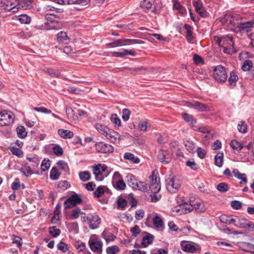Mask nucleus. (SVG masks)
Instances as JSON below:
<instances>
[{
    "instance_id": "obj_1",
    "label": "nucleus",
    "mask_w": 254,
    "mask_h": 254,
    "mask_svg": "<svg viewBox=\"0 0 254 254\" xmlns=\"http://www.w3.org/2000/svg\"><path fill=\"white\" fill-rule=\"evenodd\" d=\"M217 43L221 48L223 53L229 55H232L237 52L234 48V42L232 37L228 36L215 38Z\"/></svg>"
},
{
    "instance_id": "obj_2",
    "label": "nucleus",
    "mask_w": 254,
    "mask_h": 254,
    "mask_svg": "<svg viewBox=\"0 0 254 254\" xmlns=\"http://www.w3.org/2000/svg\"><path fill=\"white\" fill-rule=\"evenodd\" d=\"M213 76L216 80L220 83L226 81L227 75L224 67L221 65H218L214 68Z\"/></svg>"
},
{
    "instance_id": "obj_3",
    "label": "nucleus",
    "mask_w": 254,
    "mask_h": 254,
    "mask_svg": "<svg viewBox=\"0 0 254 254\" xmlns=\"http://www.w3.org/2000/svg\"><path fill=\"white\" fill-rule=\"evenodd\" d=\"M82 199L80 194L74 193L70 196L64 203L65 209H68L81 203Z\"/></svg>"
},
{
    "instance_id": "obj_4",
    "label": "nucleus",
    "mask_w": 254,
    "mask_h": 254,
    "mask_svg": "<svg viewBox=\"0 0 254 254\" xmlns=\"http://www.w3.org/2000/svg\"><path fill=\"white\" fill-rule=\"evenodd\" d=\"M14 121V116L10 111H3L0 112V126H9Z\"/></svg>"
},
{
    "instance_id": "obj_5",
    "label": "nucleus",
    "mask_w": 254,
    "mask_h": 254,
    "mask_svg": "<svg viewBox=\"0 0 254 254\" xmlns=\"http://www.w3.org/2000/svg\"><path fill=\"white\" fill-rule=\"evenodd\" d=\"M166 182V188L171 193L176 192L181 187L180 180L176 177L169 178Z\"/></svg>"
},
{
    "instance_id": "obj_6",
    "label": "nucleus",
    "mask_w": 254,
    "mask_h": 254,
    "mask_svg": "<svg viewBox=\"0 0 254 254\" xmlns=\"http://www.w3.org/2000/svg\"><path fill=\"white\" fill-rule=\"evenodd\" d=\"M107 169V167L104 164H98L93 167V174L95 179L98 181H102L104 179L103 173Z\"/></svg>"
},
{
    "instance_id": "obj_7",
    "label": "nucleus",
    "mask_w": 254,
    "mask_h": 254,
    "mask_svg": "<svg viewBox=\"0 0 254 254\" xmlns=\"http://www.w3.org/2000/svg\"><path fill=\"white\" fill-rule=\"evenodd\" d=\"M150 189L152 192H158L161 189L160 178L157 177L154 172H153L150 177Z\"/></svg>"
},
{
    "instance_id": "obj_8",
    "label": "nucleus",
    "mask_w": 254,
    "mask_h": 254,
    "mask_svg": "<svg viewBox=\"0 0 254 254\" xmlns=\"http://www.w3.org/2000/svg\"><path fill=\"white\" fill-rule=\"evenodd\" d=\"M95 147L97 152L102 153H111L114 151V147L112 145L104 142H97Z\"/></svg>"
},
{
    "instance_id": "obj_9",
    "label": "nucleus",
    "mask_w": 254,
    "mask_h": 254,
    "mask_svg": "<svg viewBox=\"0 0 254 254\" xmlns=\"http://www.w3.org/2000/svg\"><path fill=\"white\" fill-rule=\"evenodd\" d=\"M86 219L88 221L89 228L91 229L97 228L101 223V218L98 215L95 213L89 215Z\"/></svg>"
},
{
    "instance_id": "obj_10",
    "label": "nucleus",
    "mask_w": 254,
    "mask_h": 254,
    "mask_svg": "<svg viewBox=\"0 0 254 254\" xmlns=\"http://www.w3.org/2000/svg\"><path fill=\"white\" fill-rule=\"evenodd\" d=\"M18 10V0H6L4 2V10L14 13Z\"/></svg>"
},
{
    "instance_id": "obj_11",
    "label": "nucleus",
    "mask_w": 254,
    "mask_h": 254,
    "mask_svg": "<svg viewBox=\"0 0 254 254\" xmlns=\"http://www.w3.org/2000/svg\"><path fill=\"white\" fill-rule=\"evenodd\" d=\"M128 43L130 44H140V42H138V40L136 39H118L112 43H109L107 45L111 46L112 47H116L121 45H126L128 44Z\"/></svg>"
},
{
    "instance_id": "obj_12",
    "label": "nucleus",
    "mask_w": 254,
    "mask_h": 254,
    "mask_svg": "<svg viewBox=\"0 0 254 254\" xmlns=\"http://www.w3.org/2000/svg\"><path fill=\"white\" fill-rule=\"evenodd\" d=\"M89 245L90 249L97 254H101L102 250L103 244L100 241L92 239L91 238L89 241Z\"/></svg>"
},
{
    "instance_id": "obj_13",
    "label": "nucleus",
    "mask_w": 254,
    "mask_h": 254,
    "mask_svg": "<svg viewBox=\"0 0 254 254\" xmlns=\"http://www.w3.org/2000/svg\"><path fill=\"white\" fill-rule=\"evenodd\" d=\"M158 158L161 162L167 164L171 161V155L167 149H161L158 154Z\"/></svg>"
},
{
    "instance_id": "obj_14",
    "label": "nucleus",
    "mask_w": 254,
    "mask_h": 254,
    "mask_svg": "<svg viewBox=\"0 0 254 254\" xmlns=\"http://www.w3.org/2000/svg\"><path fill=\"white\" fill-rule=\"evenodd\" d=\"M192 4L195 7L196 12H197L200 16L205 17L207 16V13L205 10L201 0H192Z\"/></svg>"
},
{
    "instance_id": "obj_15",
    "label": "nucleus",
    "mask_w": 254,
    "mask_h": 254,
    "mask_svg": "<svg viewBox=\"0 0 254 254\" xmlns=\"http://www.w3.org/2000/svg\"><path fill=\"white\" fill-rule=\"evenodd\" d=\"M250 222V221L244 218L234 216L233 225L238 228H246L249 227Z\"/></svg>"
},
{
    "instance_id": "obj_16",
    "label": "nucleus",
    "mask_w": 254,
    "mask_h": 254,
    "mask_svg": "<svg viewBox=\"0 0 254 254\" xmlns=\"http://www.w3.org/2000/svg\"><path fill=\"white\" fill-rule=\"evenodd\" d=\"M60 4H78L85 6L90 2V0H59Z\"/></svg>"
},
{
    "instance_id": "obj_17",
    "label": "nucleus",
    "mask_w": 254,
    "mask_h": 254,
    "mask_svg": "<svg viewBox=\"0 0 254 254\" xmlns=\"http://www.w3.org/2000/svg\"><path fill=\"white\" fill-rule=\"evenodd\" d=\"M233 174L235 178L241 180L240 184L241 185H246L248 183L247 177L245 174L240 173L237 169H234L233 170Z\"/></svg>"
},
{
    "instance_id": "obj_18",
    "label": "nucleus",
    "mask_w": 254,
    "mask_h": 254,
    "mask_svg": "<svg viewBox=\"0 0 254 254\" xmlns=\"http://www.w3.org/2000/svg\"><path fill=\"white\" fill-rule=\"evenodd\" d=\"M127 55L134 56L135 55V52L133 50L122 49L121 52H114L112 53V56L114 57L123 58Z\"/></svg>"
},
{
    "instance_id": "obj_19",
    "label": "nucleus",
    "mask_w": 254,
    "mask_h": 254,
    "mask_svg": "<svg viewBox=\"0 0 254 254\" xmlns=\"http://www.w3.org/2000/svg\"><path fill=\"white\" fill-rule=\"evenodd\" d=\"M105 137L110 140L112 142H116L119 140L121 135L117 132L110 129L107 133L105 135Z\"/></svg>"
},
{
    "instance_id": "obj_20",
    "label": "nucleus",
    "mask_w": 254,
    "mask_h": 254,
    "mask_svg": "<svg viewBox=\"0 0 254 254\" xmlns=\"http://www.w3.org/2000/svg\"><path fill=\"white\" fill-rule=\"evenodd\" d=\"M181 115L183 119L191 126L192 128L193 126L196 125L197 121L192 115L186 113H182Z\"/></svg>"
},
{
    "instance_id": "obj_21",
    "label": "nucleus",
    "mask_w": 254,
    "mask_h": 254,
    "mask_svg": "<svg viewBox=\"0 0 254 254\" xmlns=\"http://www.w3.org/2000/svg\"><path fill=\"white\" fill-rule=\"evenodd\" d=\"M170 148L173 155L176 154L178 158L183 157V153L180 148L177 146L176 142H171L170 143Z\"/></svg>"
},
{
    "instance_id": "obj_22",
    "label": "nucleus",
    "mask_w": 254,
    "mask_h": 254,
    "mask_svg": "<svg viewBox=\"0 0 254 254\" xmlns=\"http://www.w3.org/2000/svg\"><path fill=\"white\" fill-rule=\"evenodd\" d=\"M239 247L245 252L254 254V246L252 244L246 242L240 243L239 244Z\"/></svg>"
},
{
    "instance_id": "obj_23",
    "label": "nucleus",
    "mask_w": 254,
    "mask_h": 254,
    "mask_svg": "<svg viewBox=\"0 0 254 254\" xmlns=\"http://www.w3.org/2000/svg\"><path fill=\"white\" fill-rule=\"evenodd\" d=\"M189 106L194 108L200 112H203L206 110L207 106L198 101H193L189 103Z\"/></svg>"
},
{
    "instance_id": "obj_24",
    "label": "nucleus",
    "mask_w": 254,
    "mask_h": 254,
    "mask_svg": "<svg viewBox=\"0 0 254 254\" xmlns=\"http://www.w3.org/2000/svg\"><path fill=\"white\" fill-rule=\"evenodd\" d=\"M124 159L128 160L133 164H138L140 162L139 158L130 152H126L124 155Z\"/></svg>"
},
{
    "instance_id": "obj_25",
    "label": "nucleus",
    "mask_w": 254,
    "mask_h": 254,
    "mask_svg": "<svg viewBox=\"0 0 254 254\" xmlns=\"http://www.w3.org/2000/svg\"><path fill=\"white\" fill-rule=\"evenodd\" d=\"M34 0H18V5L19 7V9H31L32 7V6L30 3L32 2Z\"/></svg>"
},
{
    "instance_id": "obj_26",
    "label": "nucleus",
    "mask_w": 254,
    "mask_h": 254,
    "mask_svg": "<svg viewBox=\"0 0 254 254\" xmlns=\"http://www.w3.org/2000/svg\"><path fill=\"white\" fill-rule=\"evenodd\" d=\"M69 40L67 33L64 31H61L57 34V41L60 44H67Z\"/></svg>"
},
{
    "instance_id": "obj_27",
    "label": "nucleus",
    "mask_w": 254,
    "mask_h": 254,
    "mask_svg": "<svg viewBox=\"0 0 254 254\" xmlns=\"http://www.w3.org/2000/svg\"><path fill=\"white\" fill-rule=\"evenodd\" d=\"M154 238V236L153 235L147 233L146 235L142 240L141 245L144 248L147 247L153 242Z\"/></svg>"
},
{
    "instance_id": "obj_28",
    "label": "nucleus",
    "mask_w": 254,
    "mask_h": 254,
    "mask_svg": "<svg viewBox=\"0 0 254 254\" xmlns=\"http://www.w3.org/2000/svg\"><path fill=\"white\" fill-rule=\"evenodd\" d=\"M192 206L197 213H203L206 209L204 203L200 201L192 202Z\"/></svg>"
},
{
    "instance_id": "obj_29",
    "label": "nucleus",
    "mask_w": 254,
    "mask_h": 254,
    "mask_svg": "<svg viewBox=\"0 0 254 254\" xmlns=\"http://www.w3.org/2000/svg\"><path fill=\"white\" fill-rule=\"evenodd\" d=\"M59 135L63 138H71L74 135L72 131L67 129H59L58 131Z\"/></svg>"
},
{
    "instance_id": "obj_30",
    "label": "nucleus",
    "mask_w": 254,
    "mask_h": 254,
    "mask_svg": "<svg viewBox=\"0 0 254 254\" xmlns=\"http://www.w3.org/2000/svg\"><path fill=\"white\" fill-rule=\"evenodd\" d=\"M173 8V9L178 10L179 13L182 16L185 15L187 13L186 8L179 1H174Z\"/></svg>"
},
{
    "instance_id": "obj_31",
    "label": "nucleus",
    "mask_w": 254,
    "mask_h": 254,
    "mask_svg": "<svg viewBox=\"0 0 254 254\" xmlns=\"http://www.w3.org/2000/svg\"><path fill=\"white\" fill-rule=\"evenodd\" d=\"M126 181L127 184L131 188L135 187V185L137 183L138 180L136 179L135 177L131 174H127L126 177Z\"/></svg>"
},
{
    "instance_id": "obj_32",
    "label": "nucleus",
    "mask_w": 254,
    "mask_h": 254,
    "mask_svg": "<svg viewBox=\"0 0 254 254\" xmlns=\"http://www.w3.org/2000/svg\"><path fill=\"white\" fill-rule=\"evenodd\" d=\"M234 216H228L227 215H222L220 216V221L226 224H233Z\"/></svg>"
},
{
    "instance_id": "obj_33",
    "label": "nucleus",
    "mask_w": 254,
    "mask_h": 254,
    "mask_svg": "<svg viewBox=\"0 0 254 254\" xmlns=\"http://www.w3.org/2000/svg\"><path fill=\"white\" fill-rule=\"evenodd\" d=\"M238 76L235 71H232L230 73V76L228 79L229 84L230 86H235L238 80Z\"/></svg>"
},
{
    "instance_id": "obj_34",
    "label": "nucleus",
    "mask_w": 254,
    "mask_h": 254,
    "mask_svg": "<svg viewBox=\"0 0 254 254\" xmlns=\"http://www.w3.org/2000/svg\"><path fill=\"white\" fill-rule=\"evenodd\" d=\"M33 109H34V110H35L37 112H41V113H45V114H52V116L54 118H57L59 120H62V119H61V118L59 116H58V115H57L54 113H52L51 110H49L44 107H35L33 108Z\"/></svg>"
},
{
    "instance_id": "obj_35",
    "label": "nucleus",
    "mask_w": 254,
    "mask_h": 254,
    "mask_svg": "<svg viewBox=\"0 0 254 254\" xmlns=\"http://www.w3.org/2000/svg\"><path fill=\"white\" fill-rule=\"evenodd\" d=\"M230 145L233 149L238 151L241 150L244 147L243 143L235 139L231 141Z\"/></svg>"
},
{
    "instance_id": "obj_36",
    "label": "nucleus",
    "mask_w": 254,
    "mask_h": 254,
    "mask_svg": "<svg viewBox=\"0 0 254 254\" xmlns=\"http://www.w3.org/2000/svg\"><path fill=\"white\" fill-rule=\"evenodd\" d=\"M132 189L135 190H139L142 191H145L147 190V185L145 182H141L138 180L137 183L135 185Z\"/></svg>"
},
{
    "instance_id": "obj_37",
    "label": "nucleus",
    "mask_w": 254,
    "mask_h": 254,
    "mask_svg": "<svg viewBox=\"0 0 254 254\" xmlns=\"http://www.w3.org/2000/svg\"><path fill=\"white\" fill-rule=\"evenodd\" d=\"M94 127L101 134L104 135V136L110 130V128L107 127L98 123L94 125Z\"/></svg>"
},
{
    "instance_id": "obj_38",
    "label": "nucleus",
    "mask_w": 254,
    "mask_h": 254,
    "mask_svg": "<svg viewBox=\"0 0 254 254\" xmlns=\"http://www.w3.org/2000/svg\"><path fill=\"white\" fill-rule=\"evenodd\" d=\"M153 223L157 229H160L163 227V220L162 218L158 215H156L153 218Z\"/></svg>"
},
{
    "instance_id": "obj_39",
    "label": "nucleus",
    "mask_w": 254,
    "mask_h": 254,
    "mask_svg": "<svg viewBox=\"0 0 254 254\" xmlns=\"http://www.w3.org/2000/svg\"><path fill=\"white\" fill-rule=\"evenodd\" d=\"M16 130L18 137L24 138L27 136V132L23 126H20L17 127Z\"/></svg>"
},
{
    "instance_id": "obj_40",
    "label": "nucleus",
    "mask_w": 254,
    "mask_h": 254,
    "mask_svg": "<svg viewBox=\"0 0 254 254\" xmlns=\"http://www.w3.org/2000/svg\"><path fill=\"white\" fill-rule=\"evenodd\" d=\"M182 211L185 213H188L190 212L193 210L192 206V202L188 203L187 202L185 204H182L181 206Z\"/></svg>"
},
{
    "instance_id": "obj_41",
    "label": "nucleus",
    "mask_w": 254,
    "mask_h": 254,
    "mask_svg": "<svg viewBox=\"0 0 254 254\" xmlns=\"http://www.w3.org/2000/svg\"><path fill=\"white\" fill-rule=\"evenodd\" d=\"M65 112L68 119L70 121H74L76 119V116L74 115V110L70 107L67 106L65 108Z\"/></svg>"
},
{
    "instance_id": "obj_42",
    "label": "nucleus",
    "mask_w": 254,
    "mask_h": 254,
    "mask_svg": "<svg viewBox=\"0 0 254 254\" xmlns=\"http://www.w3.org/2000/svg\"><path fill=\"white\" fill-rule=\"evenodd\" d=\"M223 153L222 152H218L215 156V164L219 167H221L223 165Z\"/></svg>"
},
{
    "instance_id": "obj_43",
    "label": "nucleus",
    "mask_w": 254,
    "mask_h": 254,
    "mask_svg": "<svg viewBox=\"0 0 254 254\" xmlns=\"http://www.w3.org/2000/svg\"><path fill=\"white\" fill-rule=\"evenodd\" d=\"M60 176V173L59 172L58 169L56 167H53L51 171L50 177L52 180H57Z\"/></svg>"
},
{
    "instance_id": "obj_44",
    "label": "nucleus",
    "mask_w": 254,
    "mask_h": 254,
    "mask_svg": "<svg viewBox=\"0 0 254 254\" xmlns=\"http://www.w3.org/2000/svg\"><path fill=\"white\" fill-rule=\"evenodd\" d=\"M79 177L83 182H86L90 179V174L88 171H82L79 173Z\"/></svg>"
},
{
    "instance_id": "obj_45",
    "label": "nucleus",
    "mask_w": 254,
    "mask_h": 254,
    "mask_svg": "<svg viewBox=\"0 0 254 254\" xmlns=\"http://www.w3.org/2000/svg\"><path fill=\"white\" fill-rule=\"evenodd\" d=\"M182 250L188 253H194L195 252L196 249L194 245L190 244H187L182 247Z\"/></svg>"
},
{
    "instance_id": "obj_46",
    "label": "nucleus",
    "mask_w": 254,
    "mask_h": 254,
    "mask_svg": "<svg viewBox=\"0 0 254 254\" xmlns=\"http://www.w3.org/2000/svg\"><path fill=\"white\" fill-rule=\"evenodd\" d=\"M61 230L56 228V226H52L49 228V233L53 237H57L61 234Z\"/></svg>"
},
{
    "instance_id": "obj_47",
    "label": "nucleus",
    "mask_w": 254,
    "mask_h": 254,
    "mask_svg": "<svg viewBox=\"0 0 254 254\" xmlns=\"http://www.w3.org/2000/svg\"><path fill=\"white\" fill-rule=\"evenodd\" d=\"M51 163L49 159H44L41 163V168L43 172L47 171L50 167Z\"/></svg>"
},
{
    "instance_id": "obj_48",
    "label": "nucleus",
    "mask_w": 254,
    "mask_h": 254,
    "mask_svg": "<svg viewBox=\"0 0 254 254\" xmlns=\"http://www.w3.org/2000/svg\"><path fill=\"white\" fill-rule=\"evenodd\" d=\"M253 67V63L250 60H246L243 64L242 66V69L243 71H249Z\"/></svg>"
},
{
    "instance_id": "obj_49",
    "label": "nucleus",
    "mask_w": 254,
    "mask_h": 254,
    "mask_svg": "<svg viewBox=\"0 0 254 254\" xmlns=\"http://www.w3.org/2000/svg\"><path fill=\"white\" fill-rule=\"evenodd\" d=\"M216 188L219 191L222 193L225 192L228 190V186L225 183H220L218 184Z\"/></svg>"
},
{
    "instance_id": "obj_50",
    "label": "nucleus",
    "mask_w": 254,
    "mask_h": 254,
    "mask_svg": "<svg viewBox=\"0 0 254 254\" xmlns=\"http://www.w3.org/2000/svg\"><path fill=\"white\" fill-rule=\"evenodd\" d=\"M119 251V248L116 245L108 247L106 248L107 254H116Z\"/></svg>"
},
{
    "instance_id": "obj_51",
    "label": "nucleus",
    "mask_w": 254,
    "mask_h": 254,
    "mask_svg": "<svg viewBox=\"0 0 254 254\" xmlns=\"http://www.w3.org/2000/svg\"><path fill=\"white\" fill-rule=\"evenodd\" d=\"M18 19L22 24H28L31 22L30 17L26 14L20 15Z\"/></svg>"
},
{
    "instance_id": "obj_52",
    "label": "nucleus",
    "mask_w": 254,
    "mask_h": 254,
    "mask_svg": "<svg viewBox=\"0 0 254 254\" xmlns=\"http://www.w3.org/2000/svg\"><path fill=\"white\" fill-rule=\"evenodd\" d=\"M9 149L13 155H15L19 158L22 157L23 155V152L18 148L11 147Z\"/></svg>"
},
{
    "instance_id": "obj_53",
    "label": "nucleus",
    "mask_w": 254,
    "mask_h": 254,
    "mask_svg": "<svg viewBox=\"0 0 254 254\" xmlns=\"http://www.w3.org/2000/svg\"><path fill=\"white\" fill-rule=\"evenodd\" d=\"M192 129L195 131H198L202 133H209L210 130L206 127L202 126H197L195 125L193 126Z\"/></svg>"
},
{
    "instance_id": "obj_54",
    "label": "nucleus",
    "mask_w": 254,
    "mask_h": 254,
    "mask_svg": "<svg viewBox=\"0 0 254 254\" xmlns=\"http://www.w3.org/2000/svg\"><path fill=\"white\" fill-rule=\"evenodd\" d=\"M69 187V183L66 180L60 181L58 184V188L63 190H67Z\"/></svg>"
},
{
    "instance_id": "obj_55",
    "label": "nucleus",
    "mask_w": 254,
    "mask_h": 254,
    "mask_svg": "<svg viewBox=\"0 0 254 254\" xmlns=\"http://www.w3.org/2000/svg\"><path fill=\"white\" fill-rule=\"evenodd\" d=\"M110 120L115 125L118 127L121 126V122L117 114H112L111 116Z\"/></svg>"
},
{
    "instance_id": "obj_56",
    "label": "nucleus",
    "mask_w": 254,
    "mask_h": 254,
    "mask_svg": "<svg viewBox=\"0 0 254 254\" xmlns=\"http://www.w3.org/2000/svg\"><path fill=\"white\" fill-rule=\"evenodd\" d=\"M105 188V187L102 186L98 187L94 192V196L99 197L102 196L104 193Z\"/></svg>"
},
{
    "instance_id": "obj_57",
    "label": "nucleus",
    "mask_w": 254,
    "mask_h": 254,
    "mask_svg": "<svg viewBox=\"0 0 254 254\" xmlns=\"http://www.w3.org/2000/svg\"><path fill=\"white\" fill-rule=\"evenodd\" d=\"M252 27V24L251 22H247L245 23H241L239 25L240 30H245L246 31H249L250 28Z\"/></svg>"
},
{
    "instance_id": "obj_58",
    "label": "nucleus",
    "mask_w": 254,
    "mask_h": 254,
    "mask_svg": "<svg viewBox=\"0 0 254 254\" xmlns=\"http://www.w3.org/2000/svg\"><path fill=\"white\" fill-rule=\"evenodd\" d=\"M126 187V185L125 183L121 179L117 181L115 188L119 190H124L125 189Z\"/></svg>"
},
{
    "instance_id": "obj_59",
    "label": "nucleus",
    "mask_w": 254,
    "mask_h": 254,
    "mask_svg": "<svg viewBox=\"0 0 254 254\" xmlns=\"http://www.w3.org/2000/svg\"><path fill=\"white\" fill-rule=\"evenodd\" d=\"M238 130L242 133H245L247 131V125L244 121H241L238 125Z\"/></svg>"
},
{
    "instance_id": "obj_60",
    "label": "nucleus",
    "mask_w": 254,
    "mask_h": 254,
    "mask_svg": "<svg viewBox=\"0 0 254 254\" xmlns=\"http://www.w3.org/2000/svg\"><path fill=\"white\" fill-rule=\"evenodd\" d=\"M75 247L78 253L83 252L85 249V244L84 243L77 242L75 244Z\"/></svg>"
},
{
    "instance_id": "obj_61",
    "label": "nucleus",
    "mask_w": 254,
    "mask_h": 254,
    "mask_svg": "<svg viewBox=\"0 0 254 254\" xmlns=\"http://www.w3.org/2000/svg\"><path fill=\"white\" fill-rule=\"evenodd\" d=\"M141 7L142 8L150 9L152 4L149 0H143L140 3Z\"/></svg>"
},
{
    "instance_id": "obj_62",
    "label": "nucleus",
    "mask_w": 254,
    "mask_h": 254,
    "mask_svg": "<svg viewBox=\"0 0 254 254\" xmlns=\"http://www.w3.org/2000/svg\"><path fill=\"white\" fill-rule=\"evenodd\" d=\"M57 248H58V250H59L63 252H65L67 251H68V245L66 244H65L63 242H60L58 244Z\"/></svg>"
},
{
    "instance_id": "obj_63",
    "label": "nucleus",
    "mask_w": 254,
    "mask_h": 254,
    "mask_svg": "<svg viewBox=\"0 0 254 254\" xmlns=\"http://www.w3.org/2000/svg\"><path fill=\"white\" fill-rule=\"evenodd\" d=\"M53 150L55 154L58 156H60L63 154V150L59 145H56L53 147Z\"/></svg>"
},
{
    "instance_id": "obj_64",
    "label": "nucleus",
    "mask_w": 254,
    "mask_h": 254,
    "mask_svg": "<svg viewBox=\"0 0 254 254\" xmlns=\"http://www.w3.org/2000/svg\"><path fill=\"white\" fill-rule=\"evenodd\" d=\"M130 111L128 109H124L122 112V119L125 121H127L129 119Z\"/></svg>"
}]
</instances>
